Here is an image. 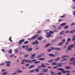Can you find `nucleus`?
<instances>
[{
  "label": "nucleus",
  "mask_w": 75,
  "mask_h": 75,
  "mask_svg": "<svg viewBox=\"0 0 75 75\" xmlns=\"http://www.w3.org/2000/svg\"><path fill=\"white\" fill-rule=\"evenodd\" d=\"M44 65H45V64L43 63L42 64L41 66H40L38 67V68L41 69L42 67L44 68H46V66Z\"/></svg>",
  "instance_id": "nucleus-1"
},
{
  "label": "nucleus",
  "mask_w": 75,
  "mask_h": 75,
  "mask_svg": "<svg viewBox=\"0 0 75 75\" xmlns=\"http://www.w3.org/2000/svg\"><path fill=\"white\" fill-rule=\"evenodd\" d=\"M63 64L62 63H59L57 64L56 66V67H62V65Z\"/></svg>",
  "instance_id": "nucleus-2"
},
{
  "label": "nucleus",
  "mask_w": 75,
  "mask_h": 75,
  "mask_svg": "<svg viewBox=\"0 0 75 75\" xmlns=\"http://www.w3.org/2000/svg\"><path fill=\"white\" fill-rule=\"evenodd\" d=\"M5 63L7 64V67H10V63L11 62L9 61H6L5 62Z\"/></svg>",
  "instance_id": "nucleus-3"
},
{
  "label": "nucleus",
  "mask_w": 75,
  "mask_h": 75,
  "mask_svg": "<svg viewBox=\"0 0 75 75\" xmlns=\"http://www.w3.org/2000/svg\"><path fill=\"white\" fill-rule=\"evenodd\" d=\"M51 36V34L47 33L46 35V37L47 38H50Z\"/></svg>",
  "instance_id": "nucleus-4"
},
{
  "label": "nucleus",
  "mask_w": 75,
  "mask_h": 75,
  "mask_svg": "<svg viewBox=\"0 0 75 75\" xmlns=\"http://www.w3.org/2000/svg\"><path fill=\"white\" fill-rule=\"evenodd\" d=\"M38 37V35H36L35 36H33L31 37V39L32 40H34V39H35V38H37V37Z\"/></svg>",
  "instance_id": "nucleus-5"
},
{
  "label": "nucleus",
  "mask_w": 75,
  "mask_h": 75,
  "mask_svg": "<svg viewBox=\"0 0 75 75\" xmlns=\"http://www.w3.org/2000/svg\"><path fill=\"white\" fill-rule=\"evenodd\" d=\"M38 44V40H35V42H33L31 43L32 45H35V44Z\"/></svg>",
  "instance_id": "nucleus-6"
},
{
  "label": "nucleus",
  "mask_w": 75,
  "mask_h": 75,
  "mask_svg": "<svg viewBox=\"0 0 75 75\" xmlns=\"http://www.w3.org/2000/svg\"><path fill=\"white\" fill-rule=\"evenodd\" d=\"M25 41V40L24 39L23 40H20V42H18L19 44L20 45H21V44H22V42H23L24 41Z\"/></svg>",
  "instance_id": "nucleus-7"
},
{
  "label": "nucleus",
  "mask_w": 75,
  "mask_h": 75,
  "mask_svg": "<svg viewBox=\"0 0 75 75\" xmlns=\"http://www.w3.org/2000/svg\"><path fill=\"white\" fill-rule=\"evenodd\" d=\"M51 44L50 43H47L45 45V48H47L48 47H49V46H51Z\"/></svg>",
  "instance_id": "nucleus-8"
},
{
  "label": "nucleus",
  "mask_w": 75,
  "mask_h": 75,
  "mask_svg": "<svg viewBox=\"0 0 75 75\" xmlns=\"http://www.w3.org/2000/svg\"><path fill=\"white\" fill-rule=\"evenodd\" d=\"M75 57H73V58H71L69 59V61H71V62L74 61H75Z\"/></svg>",
  "instance_id": "nucleus-9"
},
{
  "label": "nucleus",
  "mask_w": 75,
  "mask_h": 75,
  "mask_svg": "<svg viewBox=\"0 0 75 75\" xmlns=\"http://www.w3.org/2000/svg\"><path fill=\"white\" fill-rule=\"evenodd\" d=\"M71 66H67L65 67V69L67 70L69 69H71Z\"/></svg>",
  "instance_id": "nucleus-10"
},
{
  "label": "nucleus",
  "mask_w": 75,
  "mask_h": 75,
  "mask_svg": "<svg viewBox=\"0 0 75 75\" xmlns=\"http://www.w3.org/2000/svg\"><path fill=\"white\" fill-rule=\"evenodd\" d=\"M49 57H54L55 56L54 54H49Z\"/></svg>",
  "instance_id": "nucleus-11"
},
{
  "label": "nucleus",
  "mask_w": 75,
  "mask_h": 75,
  "mask_svg": "<svg viewBox=\"0 0 75 75\" xmlns=\"http://www.w3.org/2000/svg\"><path fill=\"white\" fill-rule=\"evenodd\" d=\"M32 61H33L34 64H36L37 63H38V62H37V60L36 59H34L33 60H32Z\"/></svg>",
  "instance_id": "nucleus-12"
},
{
  "label": "nucleus",
  "mask_w": 75,
  "mask_h": 75,
  "mask_svg": "<svg viewBox=\"0 0 75 75\" xmlns=\"http://www.w3.org/2000/svg\"><path fill=\"white\" fill-rule=\"evenodd\" d=\"M48 69H43L42 70L44 72H48Z\"/></svg>",
  "instance_id": "nucleus-13"
},
{
  "label": "nucleus",
  "mask_w": 75,
  "mask_h": 75,
  "mask_svg": "<svg viewBox=\"0 0 75 75\" xmlns=\"http://www.w3.org/2000/svg\"><path fill=\"white\" fill-rule=\"evenodd\" d=\"M67 25V23H63L60 24V25L61 26H64L66 25Z\"/></svg>",
  "instance_id": "nucleus-14"
},
{
  "label": "nucleus",
  "mask_w": 75,
  "mask_h": 75,
  "mask_svg": "<svg viewBox=\"0 0 75 75\" xmlns=\"http://www.w3.org/2000/svg\"><path fill=\"white\" fill-rule=\"evenodd\" d=\"M57 62H54L52 63L51 64L52 65H57Z\"/></svg>",
  "instance_id": "nucleus-15"
},
{
  "label": "nucleus",
  "mask_w": 75,
  "mask_h": 75,
  "mask_svg": "<svg viewBox=\"0 0 75 75\" xmlns=\"http://www.w3.org/2000/svg\"><path fill=\"white\" fill-rule=\"evenodd\" d=\"M35 58V54H34L32 55V57H31V59H34Z\"/></svg>",
  "instance_id": "nucleus-16"
},
{
  "label": "nucleus",
  "mask_w": 75,
  "mask_h": 75,
  "mask_svg": "<svg viewBox=\"0 0 75 75\" xmlns=\"http://www.w3.org/2000/svg\"><path fill=\"white\" fill-rule=\"evenodd\" d=\"M67 57L68 55H64L61 57V58H62V59H63V58H66V57Z\"/></svg>",
  "instance_id": "nucleus-17"
},
{
  "label": "nucleus",
  "mask_w": 75,
  "mask_h": 75,
  "mask_svg": "<svg viewBox=\"0 0 75 75\" xmlns=\"http://www.w3.org/2000/svg\"><path fill=\"white\" fill-rule=\"evenodd\" d=\"M44 59H45V58H40L38 59V60L40 61H43V60H44Z\"/></svg>",
  "instance_id": "nucleus-18"
},
{
  "label": "nucleus",
  "mask_w": 75,
  "mask_h": 75,
  "mask_svg": "<svg viewBox=\"0 0 75 75\" xmlns=\"http://www.w3.org/2000/svg\"><path fill=\"white\" fill-rule=\"evenodd\" d=\"M59 59H60V57H59L55 59V60L56 61H59Z\"/></svg>",
  "instance_id": "nucleus-19"
},
{
  "label": "nucleus",
  "mask_w": 75,
  "mask_h": 75,
  "mask_svg": "<svg viewBox=\"0 0 75 75\" xmlns=\"http://www.w3.org/2000/svg\"><path fill=\"white\" fill-rule=\"evenodd\" d=\"M55 54L56 56H57V55H59V52H56L55 53Z\"/></svg>",
  "instance_id": "nucleus-20"
},
{
  "label": "nucleus",
  "mask_w": 75,
  "mask_h": 75,
  "mask_svg": "<svg viewBox=\"0 0 75 75\" xmlns=\"http://www.w3.org/2000/svg\"><path fill=\"white\" fill-rule=\"evenodd\" d=\"M55 50H61V49L58 47H55L54 48Z\"/></svg>",
  "instance_id": "nucleus-21"
},
{
  "label": "nucleus",
  "mask_w": 75,
  "mask_h": 75,
  "mask_svg": "<svg viewBox=\"0 0 75 75\" xmlns=\"http://www.w3.org/2000/svg\"><path fill=\"white\" fill-rule=\"evenodd\" d=\"M70 47L71 48H73L74 47H75V45L73 44H72L70 45Z\"/></svg>",
  "instance_id": "nucleus-22"
},
{
  "label": "nucleus",
  "mask_w": 75,
  "mask_h": 75,
  "mask_svg": "<svg viewBox=\"0 0 75 75\" xmlns=\"http://www.w3.org/2000/svg\"><path fill=\"white\" fill-rule=\"evenodd\" d=\"M32 50H33V48H30L28 50V52H30V51H31Z\"/></svg>",
  "instance_id": "nucleus-23"
},
{
  "label": "nucleus",
  "mask_w": 75,
  "mask_h": 75,
  "mask_svg": "<svg viewBox=\"0 0 75 75\" xmlns=\"http://www.w3.org/2000/svg\"><path fill=\"white\" fill-rule=\"evenodd\" d=\"M53 61H54V60L51 59V60H50L49 61H48L47 62H48V63H49L50 62H53Z\"/></svg>",
  "instance_id": "nucleus-24"
},
{
  "label": "nucleus",
  "mask_w": 75,
  "mask_h": 75,
  "mask_svg": "<svg viewBox=\"0 0 75 75\" xmlns=\"http://www.w3.org/2000/svg\"><path fill=\"white\" fill-rule=\"evenodd\" d=\"M67 49L68 50H70V51L72 50V48L70 46L68 47Z\"/></svg>",
  "instance_id": "nucleus-25"
},
{
  "label": "nucleus",
  "mask_w": 75,
  "mask_h": 75,
  "mask_svg": "<svg viewBox=\"0 0 75 75\" xmlns=\"http://www.w3.org/2000/svg\"><path fill=\"white\" fill-rule=\"evenodd\" d=\"M25 61V59L23 60L21 62V64H24V62Z\"/></svg>",
  "instance_id": "nucleus-26"
},
{
  "label": "nucleus",
  "mask_w": 75,
  "mask_h": 75,
  "mask_svg": "<svg viewBox=\"0 0 75 75\" xmlns=\"http://www.w3.org/2000/svg\"><path fill=\"white\" fill-rule=\"evenodd\" d=\"M75 30H72L70 32L71 34H73V33H75Z\"/></svg>",
  "instance_id": "nucleus-27"
},
{
  "label": "nucleus",
  "mask_w": 75,
  "mask_h": 75,
  "mask_svg": "<svg viewBox=\"0 0 75 75\" xmlns=\"http://www.w3.org/2000/svg\"><path fill=\"white\" fill-rule=\"evenodd\" d=\"M64 69L63 68H59L57 69V71H62Z\"/></svg>",
  "instance_id": "nucleus-28"
},
{
  "label": "nucleus",
  "mask_w": 75,
  "mask_h": 75,
  "mask_svg": "<svg viewBox=\"0 0 75 75\" xmlns=\"http://www.w3.org/2000/svg\"><path fill=\"white\" fill-rule=\"evenodd\" d=\"M71 72V71L69 70H67L65 71L66 74H67V73H70Z\"/></svg>",
  "instance_id": "nucleus-29"
},
{
  "label": "nucleus",
  "mask_w": 75,
  "mask_h": 75,
  "mask_svg": "<svg viewBox=\"0 0 75 75\" xmlns=\"http://www.w3.org/2000/svg\"><path fill=\"white\" fill-rule=\"evenodd\" d=\"M72 40L73 41L75 40V35L73 36Z\"/></svg>",
  "instance_id": "nucleus-30"
},
{
  "label": "nucleus",
  "mask_w": 75,
  "mask_h": 75,
  "mask_svg": "<svg viewBox=\"0 0 75 75\" xmlns=\"http://www.w3.org/2000/svg\"><path fill=\"white\" fill-rule=\"evenodd\" d=\"M42 39V37L41 36H40L38 38V40H41Z\"/></svg>",
  "instance_id": "nucleus-31"
},
{
  "label": "nucleus",
  "mask_w": 75,
  "mask_h": 75,
  "mask_svg": "<svg viewBox=\"0 0 75 75\" xmlns=\"http://www.w3.org/2000/svg\"><path fill=\"white\" fill-rule=\"evenodd\" d=\"M34 67V65H33L29 67L28 68H33V67Z\"/></svg>",
  "instance_id": "nucleus-32"
},
{
  "label": "nucleus",
  "mask_w": 75,
  "mask_h": 75,
  "mask_svg": "<svg viewBox=\"0 0 75 75\" xmlns=\"http://www.w3.org/2000/svg\"><path fill=\"white\" fill-rule=\"evenodd\" d=\"M64 33V30H63L60 33V35H61L62 34H63V33Z\"/></svg>",
  "instance_id": "nucleus-33"
},
{
  "label": "nucleus",
  "mask_w": 75,
  "mask_h": 75,
  "mask_svg": "<svg viewBox=\"0 0 75 75\" xmlns=\"http://www.w3.org/2000/svg\"><path fill=\"white\" fill-rule=\"evenodd\" d=\"M68 27H69L68 25H66L64 27V29H66L67 28H68Z\"/></svg>",
  "instance_id": "nucleus-34"
},
{
  "label": "nucleus",
  "mask_w": 75,
  "mask_h": 75,
  "mask_svg": "<svg viewBox=\"0 0 75 75\" xmlns=\"http://www.w3.org/2000/svg\"><path fill=\"white\" fill-rule=\"evenodd\" d=\"M26 50H28V46H26L25 47Z\"/></svg>",
  "instance_id": "nucleus-35"
},
{
  "label": "nucleus",
  "mask_w": 75,
  "mask_h": 75,
  "mask_svg": "<svg viewBox=\"0 0 75 75\" xmlns=\"http://www.w3.org/2000/svg\"><path fill=\"white\" fill-rule=\"evenodd\" d=\"M9 54H11V53H12V50H10L9 51Z\"/></svg>",
  "instance_id": "nucleus-36"
},
{
  "label": "nucleus",
  "mask_w": 75,
  "mask_h": 75,
  "mask_svg": "<svg viewBox=\"0 0 75 75\" xmlns=\"http://www.w3.org/2000/svg\"><path fill=\"white\" fill-rule=\"evenodd\" d=\"M14 51L15 52V53H17V52H18V50H17V49H15L14 50Z\"/></svg>",
  "instance_id": "nucleus-37"
},
{
  "label": "nucleus",
  "mask_w": 75,
  "mask_h": 75,
  "mask_svg": "<svg viewBox=\"0 0 75 75\" xmlns=\"http://www.w3.org/2000/svg\"><path fill=\"white\" fill-rule=\"evenodd\" d=\"M72 63L73 65H74V66H75V60Z\"/></svg>",
  "instance_id": "nucleus-38"
},
{
  "label": "nucleus",
  "mask_w": 75,
  "mask_h": 75,
  "mask_svg": "<svg viewBox=\"0 0 75 75\" xmlns=\"http://www.w3.org/2000/svg\"><path fill=\"white\" fill-rule=\"evenodd\" d=\"M71 39L70 38H69L67 39V42H69L70 41H71Z\"/></svg>",
  "instance_id": "nucleus-39"
},
{
  "label": "nucleus",
  "mask_w": 75,
  "mask_h": 75,
  "mask_svg": "<svg viewBox=\"0 0 75 75\" xmlns=\"http://www.w3.org/2000/svg\"><path fill=\"white\" fill-rule=\"evenodd\" d=\"M33 61H31V60H28V63H32Z\"/></svg>",
  "instance_id": "nucleus-40"
},
{
  "label": "nucleus",
  "mask_w": 75,
  "mask_h": 75,
  "mask_svg": "<svg viewBox=\"0 0 75 75\" xmlns=\"http://www.w3.org/2000/svg\"><path fill=\"white\" fill-rule=\"evenodd\" d=\"M62 42L63 43H64V42H65V39H64L62 40Z\"/></svg>",
  "instance_id": "nucleus-41"
},
{
  "label": "nucleus",
  "mask_w": 75,
  "mask_h": 75,
  "mask_svg": "<svg viewBox=\"0 0 75 75\" xmlns=\"http://www.w3.org/2000/svg\"><path fill=\"white\" fill-rule=\"evenodd\" d=\"M53 69H58V67H56L55 66L53 67Z\"/></svg>",
  "instance_id": "nucleus-42"
},
{
  "label": "nucleus",
  "mask_w": 75,
  "mask_h": 75,
  "mask_svg": "<svg viewBox=\"0 0 75 75\" xmlns=\"http://www.w3.org/2000/svg\"><path fill=\"white\" fill-rule=\"evenodd\" d=\"M7 74V72H5L2 73V75H6Z\"/></svg>",
  "instance_id": "nucleus-43"
},
{
  "label": "nucleus",
  "mask_w": 75,
  "mask_h": 75,
  "mask_svg": "<svg viewBox=\"0 0 75 75\" xmlns=\"http://www.w3.org/2000/svg\"><path fill=\"white\" fill-rule=\"evenodd\" d=\"M42 57V55H41V54H40V55L38 56V58H40L41 57Z\"/></svg>",
  "instance_id": "nucleus-44"
},
{
  "label": "nucleus",
  "mask_w": 75,
  "mask_h": 75,
  "mask_svg": "<svg viewBox=\"0 0 75 75\" xmlns=\"http://www.w3.org/2000/svg\"><path fill=\"white\" fill-rule=\"evenodd\" d=\"M59 44L60 45H63V44L64 43L62 42H60Z\"/></svg>",
  "instance_id": "nucleus-45"
},
{
  "label": "nucleus",
  "mask_w": 75,
  "mask_h": 75,
  "mask_svg": "<svg viewBox=\"0 0 75 75\" xmlns=\"http://www.w3.org/2000/svg\"><path fill=\"white\" fill-rule=\"evenodd\" d=\"M11 37H10L9 38V41H11V42H13V41H12V40H11Z\"/></svg>",
  "instance_id": "nucleus-46"
},
{
  "label": "nucleus",
  "mask_w": 75,
  "mask_h": 75,
  "mask_svg": "<svg viewBox=\"0 0 75 75\" xmlns=\"http://www.w3.org/2000/svg\"><path fill=\"white\" fill-rule=\"evenodd\" d=\"M35 72V71L34 70H32L30 71H29V72Z\"/></svg>",
  "instance_id": "nucleus-47"
},
{
  "label": "nucleus",
  "mask_w": 75,
  "mask_h": 75,
  "mask_svg": "<svg viewBox=\"0 0 75 75\" xmlns=\"http://www.w3.org/2000/svg\"><path fill=\"white\" fill-rule=\"evenodd\" d=\"M34 70L35 72H38V69H34Z\"/></svg>",
  "instance_id": "nucleus-48"
},
{
  "label": "nucleus",
  "mask_w": 75,
  "mask_h": 75,
  "mask_svg": "<svg viewBox=\"0 0 75 75\" xmlns=\"http://www.w3.org/2000/svg\"><path fill=\"white\" fill-rule=\"evenodd\" d=\"M23 72L22 71H17V72H18V73H21V72Z\"/></svg>",
  "instance_id": "nucleus-49"
},
{
  "label": "nucleus",
  "mask_w": 75,
  "mask_h": 75,
  "mask_svg": "<svg viewBox=\"0 0 75 75\" xmlns=\"http://www.w3.org/2000/svg\"><path fill=\"white\" fill-rule=\"evenodd\" d=\"M62 72L64 74H66V73H65V71L64 70V69H63V70H62Z\"/></svg>",
  "instance_id": "nucleus-50"
},
{
  "label": "nucleus",
  "mask_w": 75,
  "mask_h": 75,
  "mask_svg": "<svg viewBox=\"0 0 75 75\" xmlns=\"http://www.w3.org/2000/svg\"><path fill=\"white\" fill-rule=\"evenodd\" d=\"M43 74H44V73H39L38 74V75H43Z\"/></svg>",
  "instance_id": "nucleus-51"
},
{
  "label": "nucleus",
  "mask_w": 75,
  "mask_h": 75,
  "mask_svg": "<svg viewBox=\"0 0 75 75\" xmlns=\"http://www.w3.org/2000/svg\"><path fill=\"white\" fill-rule=\"evenodd\" d=\"M67 33H69V31H67L65 32V34H67Z\"/></svg>",
  "instance_id": "nucleus-52"
},
{
  "label": "nucleus",
  "mask_w": 75,
  "mask_h": 75,
  "mask_svg": "<svg viewBox=\"0 0 75 75\" xmlns=\"http://www.w3.org/2000/svg\"><path fill=\"white\" fill-rule=\"evenodd\" d=\"M54 74V72L53 71H51V74L52 75H53Z\"/></svg>",
  "instance_id": "nucleus-53"
},
{
  "label": "nucleus",
  "mask_w": 75,
  "mask_h": 75,
  "mask_svg": "<svg viewBox=\"0 0 75 75\" xmlns=\"http://www.w3.org/2000/svg\"><path fill=\"white\" fill-rule=\"evenodd\" d=\"M16 74H17V72H15L12 73V75H16Z\"/></svg>",
  "instance_id": "nucleus-54"
},
{
  "label": "nucleus",
  "mask_w": 75,
  "mask_h": 75,
  "mask_svg": "<svg viewBox=\"0 0 75 75\" xmlns=\"http://www.w3.org/2000/svg\"><path fill=\"white\" fill-rule=\"evenodd\" d=\"M73 64V63L72 62H70L69 63V65H72Z\"/></svg>",
  "instance_id": "nucleus-55"
},
{
  "label": "nucleus",
  "mask_w": 75,
  "mask_h": 75,
  "mask_svg": "<svg viewBox=\"0 0 75 75\" xmlns=\"http://www.w3.org/2000/svg\"><path fill=\"white\" fill-rule=\"evenodd\" d=\"M28 41H26L24 42V43L25 44H27V43H28Z\"/></svg>",
  "instance_id": "nucleus-56"
},
{
  "label": "nucleus",
  "mask_w": 75,
  "mask_h": 75,
  "mask_svg": "<svg viewBox=\"0 0 75 75\" xmlns=\"http://www.w3.org/2000/svg\"><path fill=\"white\" fill-rule=\"evenodd\" d=\"M57 29L58 30H60V29H61V27H58Z\"/></svg>",
  "instance_id": "nucleus-57"
},
{
  "label": "nucleus",
  "mask_w": 75,
  "mask_h": 75,
  "mask_svg": "<svg viewBox=\"0 0 75 75\" xmlns=\"http://www.w3.org/2000/svg\"><path fill=\"white\" fill-rule=\"evenodd\" d=\"M48 52H51V50L50 49H49L47 50Z\"/></svg>",
  "instance_id": "nucleus-58"
},
{
  "label": "nucleus",
  "mask_w": 75,
  "mask_h": 75,
  "mask_svg": "<svg viewBox=\"0 0 75 75\" xmlns=\"http://www.w3.org/2000/svg\"><path fill=\"white\" fill-rule=\"evenodd\" d=\"M67 48V45H65L63 46L64 49H65V48Z\"/></svg>",
  "instance_id": "nucleus-59"
},
{
  "label": "nucleus",
  "mask_w": 75,
  "mask_h": 75,
  "mask_svg": "<svg viewBox=\"0 0 75 75\" xmlns=\"http://www.w3.org/2000/svg\"><path fill=\"white\" fill-rule=\"evenodd\" d=\"M5 64V63H2L1 64H0V65H4Z\"/></svg>",
  "instance_id": "nucleus-60"
},
{
  "label": "nucleus",
  "mask_w": 75,
  "mask_h": 75,
  "mask_svg": "<svg viewBox=\"0 0 75 75\" xmlns=\"http://www.w3.org/2000/svg\"><path fill=\"white\" fill-rule=\"evenodd\" d=\"M58 75H61V72H60L57 73Z\"/></svg>",
  "instance_id": "nucleus-61"
},
{
  "label": "nucleus",
  "mask_w": 75,
  "mask_h": 75,
  "mask_svg": "<svg viewBox=\"0 0 75 75\" xmlns=\"http://www.w3.org/2000/svg\"><path fill=\"white\" fill-rule=\"evenodd\" d=\"M28 56V55H24V58H26V57H27Z\"/></svg>",
  "instance_id": "nucleus-62"
},
{
  "label": "nucleus",
  "mask_w": 75,
  "mask_h": 75,
  "mask_svg": "<svg viewBox=\"0 0 75 75\" xmlns=\"http://www.w3.org/2000/svg\"><path fill=\"white\" fill-rule=\"evenodd\" d=\"M23 54V52H21L19 53V55H21V54Z\"/></svg>",
  "instance_id": "nucleus-63"
},
{
  "label": "nucleus",
  "mask_w": 75,
  "mask_h": 75,
  "mask_svg": "<svg viewBox=\"0 0 75 75\" xmlns=\"http://www.w3.org/2000/svg\"><path fill=\"white\" fill-rule=\"evenodd\" d=\"M1 71L2 72H4V71H5V69H2V70H1Z\"/></svg>",
  "instance_id": "nucleus-64"
}]
</instances>
